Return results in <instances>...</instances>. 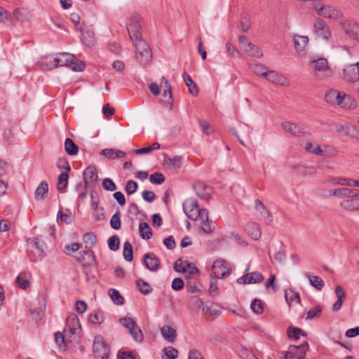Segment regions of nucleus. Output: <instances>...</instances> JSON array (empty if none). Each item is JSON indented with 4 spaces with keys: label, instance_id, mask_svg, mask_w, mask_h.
I'll return each instance as SVG.
<instances>
[{
    "label": "nucleus",
    "instance_id": "nucleus-1",
    "mask_svg": "<svg viewBox=\"0 0 359 359\" xmlns=\"http://www.w3.org/2000/svg\"><path fill=\"white\" fill-rule=\"evenodd\" d=\"M135 47L136 58L143 66L149 65L152 58L151 48L147 42L141 38L133 40Z\"/></svg>",
    "mask_w": 359,
    "mask_h": 359
},
{
    "label": "nucleus",
    "instance_id": "nucleus-2",
    "mask_svg": "<svg viewBox=\"0 0 359 359\" xmlns=\"http://www.w3.org/2000/svg\"><path fill=\"white\" fill-rule=\"evenodd\" d=\"M93 351L96 359H109V348L102 336L97 335L95 337Z\"/></svg>",
    "mask_w": 359,
    "mask_h": 359
},
{
    "label": "nucleus",
    "instance_id": "nucleus-3",
    "mask_svg": "<svg viewBox=\"0 0 359 359\" xmlns=\"http://www.w3.org/2000/svg\"><path fill=\"white\" fill-rule=\"evenodd\" d=\"M119 321L124 327L128 330V332L132 336L134 341L141 342L143 340V333L136 321L131 318L126 317L120 318Z\"/></svg>",
    "mask_w": 359,
    "mask_h": 359
},
{
    "label": "nucleus",
    "instance_id": "nucleus-4",
    "mask_svg": "<svg viewBox=\"0 0 359 359\" xmlns=\"http://www.w3.org/2000/svg\"><path fill=\"white\" fill-rule=\"evenodd\" d=\"M313 32L316 39H322L326 41H328L331 36L329 27L321 18L316 20L313 27Z\"/></svg>",
    "mask_w": 359,
    "mask_h": 359
},
{
    "label": "nucleus",
    "instance_id": "nucleus-5",
    "mask_svg": "<svg viewBox=\"0 0 359 359\" xmlns=\"http://www.w3.org/2000/svg\"><path fill=\"white\" fill-rule=\"evenodd\" d=\"M60 57H47L46 59L48 60L49 64L46 65L47 69H52L54 68H57L58 67L66 66L69 68V65L72 63V54L67 53H60Z\"/></svg>",
    "mask_w": 359,
    "mask_h": 359
},
{
    "label": "nucleus",
    "instance_id": "nucleus-6",
    "mask_svg": "<svg viewBox=\"0 0 359 359\" xmlns=\"http://www.w3.org/2000/svg\"><path fill=\"white\" fill-rule=\"evenodd\" d=\"M231 273V269L226 266V262L224 259H217L212 265V275L216 278H225Z\"/></svg>",
    "mask_w": 359,
    "mask_h": 359
},
{
    "label": "nucleus",
    "instance_id": "nucleus-7",
    "mask_svg": "<svg viewBox=\"0 0 359 359\" xmlns=\"http://www.w3.org/2000/svg\"><path fill=\"white\" fill-rule=\"evenodd\" d=\"M314 8L318 14L324 18L336 19L339 17V11L332 6H325L318 2L314 5Z\"/></svg>",
    "mask_w": 359,
    "mask_h": 359
},
{
    "label": "nucleus",
    "instance_id": "nucleus-8",
    "mask_svg": "<svg viewBox=\"0 0 359 359\" xmlns=\"http://www.w3.org/2000/svg\"><path fill=\"white\" fill-rule=\"evenodd\" d=\"M143 264L149 271L155 272L160 268L161 259L154 252H148L144 255Z\"/></svg>",
    "mask_w": 359,
    "mask_h": 359
},
{
    "label": "nucleus",
    "instance_id": "nucleus-9",
    "mask_svg": "<svg viewBox=\"0 0 359 359\" xmlns=\"http://www.w3.org/2000/svg\"><path fill=\"white\" fill-rule=\"evenodd\" d=\"M344 79L352 83L359 80V62L346 66L344 69Z\"/></svg>",
    "mask_w": 359,
    "mask_h": 359
},
{
    "label": "nucleus",
    "instance_id": "nucleus-10",
    "mask_svg": "<svg viewBox=\"0 0 359 359\" xmlns=\"http://www.w3.org/2000/svg\"><path fill=\"white\" fill-rule=\"evenodd\" d=\"M29 244L36 250V259H32L34 262L42 259L46 255L47 246L43 241L38 238H33L29 240Z\"/></svg>",
    "mask_w": 359,
    "mask_h": 359
},
{
    "label": "nucleus",
    "instance_id": "nucleus-11",
    "mask_svg": "<svg viewBox=\"0 0 359 359\" xmlns=\"http://www.w3.org/2000/svg\"><path fill=\"white\" fill-rule=\"evenodd\" d=\"M182 206L184 212L187 217L192 220L195 219L194 216L200 208L198 201L194 198H189L183 202Z\"/></svg>",
    "mask_w": 359,
    "mask_h": 359
},
{
    "label": "nucleus",
    "instance_id": "nucleus-12",
    "mask_svg": "<svg viewBox=\"0 0 359 359\" xmlns=\"http://www.w3.org/2000/svg\"><path fill=\"white\" fill-rule=\"evenodd\" d=\"M83 182L88 187H93L97 182L98 175L95 166H88L83 172Z\"/></svg>",
    "mask_w": 359,
    "mask_h": 359
},
{
    "label": "nucleus",
    "instance_id": "nucleus-13",
    "mask_svg": "<svg viewBox=\"0 0 359 359\" xmlns=\"http://www.w3.org/2000/svg\"><path fill=\"white\" fill-rule=\"evenodd\" d=\"M194 189L196 191L197 196L203 199L208 200L210 198L213 193L211 187L205 184L203 182H198L193 186Z\"/></svg>",
    "mask_w": 359,
    "mask_h": 359
},
{
    "label": "nucleus",
    "instance_id": "nucleus-14",
    "mask_svg": "<svg viewBox=\"0 0 359 359\" xmlns=\"http://www.w3.org/2000/svg\"><path fill=\"white\" fill-rule=\"evenodd\" d=\"M127 30L132 40L142 37L140 32L141 25L137 17L131 18L130 22L127 25Z\"/></svg>",
    "mask_w": 359,
    "mask_h": 359
},
{
    "label": "nucleus",
    "instance_id": "nucleus-15",
    "mask_svg": "<svg viewBox=\"0 0 359 359\" xmlns=\"http://www.w3.org/2000/svg\"><path fill=\"white\" fill-rule=\"evenodd\" d=\"M328 195L353 198L359 196V190L357 189L339 188L327 190Z\"/></svg>",
    "mask_w": 359,
    "mask_h": 359
},
{
    "label": "nucleus",
    "instance_id": "nucleus-16",
    "mask_svg": "<svg viewBox=\"0 0 359 359\" xmlns=\"http://www.w3.org/2000/svg\"><path fill=\"white\" fill-rule=\"evenodd\" d=\"M336 102L335 104L342 106L343 107L353 109L356 107L357 104L354 99L351 96L347 95L340 92H337L335 96Z\"/></svg>",
    "mask_w": 359,
    "mask_h": 359
},
{
    "label": "nucleus",
    "instance_id": "nucleus-17",
    "mask_svg": "<svg viewBox=\"0 0 359 359\" xmlns=\"http://www.w3.org/2000/svg\"><path fill=\"white\" fill-rule=\"evenodd\" d=\"M264 78L267 81L276 85H280L283 86H286L288 85L287 79L283 75L278 73L276 71L269 70L267 74L264 75Z\"/></svg>",
    "mask_w": 359,
    "mask_h": 359
},
{
    "label": "nucleus",
    "instance_id": "nucleus-18",
    "mask_svg": "<svg viewBox=\"0 0 359 359\" xmlns=\"http://www.w3.org/2000/svg\"><path fill=\"white\" fill-rule=\"evenodd\" d=\"M344 29L348 36L359 41V24L347 21L344 24Z\"/></svg>",
    "mask_w": 359,
    "mask_h": 359
},
{
    "label": "nucleus",
    "instance_id": "nucleus-19",
    "mask_svg": "<svg viewBox=\"0 0 359 359\" xmlns=\"http://www.w3.org/2000/svg\"><path fill=\"white\" fill-rule=\"evenodd\" d=\"M335 294L337 296V300L334 303L332 310L334 312L338 311L342 306L343 302L346 298V294L341 285H337L335 287Z\"/></svg>",
    "mask_w": 359,
    "mask_h": 359
},
{
    "label": "nucleus",
    "instance_id": "nucleus-20",
    "mask_svg": "<svg viewBox=\"0 0 359 359\" xmlns=\"http://www.w3.org/2000/svg\"><path fill=\"white\" fill-rule=\"evenodd\" d=\"M294 45L296 51L302 53L304 51L306 46L309 43V37L307 36H299L294 34Z\"/></svg>",
    "mask_w": 359,
    "mask_h": 359
},
{
    "label": "nucleus",
    "instance_id": "nucleus-21",
    "mask_svg": "<svg viewBox=\"0 0 359 359\" xmlns=\"http://www.w3.org/2000/svg\"><path fill=\"white\" fill-rule=\"evenodd\" d=\"M305 276L308 278L310 285L315 287L317 290L320 291L324 287V281L318 276L313 275L310 272H306L305 273Z\"/></svg>",
    "mask_w": 359,
    "mask_h": 359
},
{
    "label": "nucleus",
    "instance_id": "nucleus-22",
    "mask_svg": "<svg viewBox=\"0 0 359 359\" xmlns=\"http://www.w3.org/2000/svg\"><path fill=\"white\" fill-rule=\"evenodd\" d=\"M161 333L165 340L171 343H173L177 338L176 330L169 325L162 327Z\"/></svg>",
    "mask_w": 359,
    "mask_h": 359
},
{
    "label": "nucleus",
    "instance_id": "nucleus-23",
    "mask_svg": "<svg viewBox=\"0 0 359 359\" xmlns=\"http://www.w3.org/2000/svg\"><path fill=\"white\" fill-rule=\"evenodd\" d=\"M183 80L189 88V93L192 95H197L198 93V88L197 85L194 82L189 74L187 72H184L182 74Z\"/></svg>",
    "mask_w": 359,
    "mask_h": 359
},
{
    "label": "nucleus",
    "instance_id": "nucleus-24",
    "mask_svg": "<svg viewBox=\"0 0 359 359\" xmlns=\"http://www.w3.org/2000/svg\"><path fill=\"white\" fill-rule=\"evenodd\" d=\"M329 182L333 184H339L341 186L348 185L351 187H359V181L350 178L343 177H332Z\"/></svg>",
    "mask_w": 359,
    "mask_h": 359
},
{
    "label": "nucleus",
    "instance_id": "nucleus-25",
    "mask_svg": "<svg viewBox=\"0 0 359 359\" xmlns=\"http://www.w3.org/2000/svg\"><path fill=\"white\" fill-rule=\"evenodd\" d=\"M100 154L104 155L108 158L115 159L119 158H123L126 154L121 150L116 149H104L101 150Z\"/></svg>",
    "mask_w": 359,
    "mask_h": 359
},
{
    "label": "nucleus",
    "instance_id": "nucleus-26",
    "mask_svg": "<svg viewBox=\"0 0 359 359\" xmlns=\"http://www.w3.org/2000/svg\"><path fill=\"white\" fill-rule=\"evenodd\" d=\"M79 146L69 137L65 141V150L69 156H76L79 153Z\"/></svg>",
    "mask_w": 359,
    "mask_h": 359
},
{
    "label": "nucleus",
    "instance_id": "nucleus-27",
    "mask_svg": "<svg viewBox=\"0 0 359 359\" xmlns=\"http://www.w3.org/2000/svg\"><path fill=\"white\" fill-rule=\"evenodd\" d=\"M48 192V184L45 180L42 181L34 192V196L36 200L43 199Z\"/></svg>",
    "mask_w": 359,
    "mask_h": 359
},
{
    "label": "nucleus",
    "instance_id": "nucleus-28",
    "mask_svg": "<svg viewBox=\"0 0 359 359\" xmlns=\"http://www.w3.org/2000/svg\"><path fill=\"white\" fill-rule=\"evenodd\" d=\"M341 208L348 210L355 211L359 210V198H351L342 201L340 203Z\"/></svg>",
    "mask_w": 359,
    "mask_h": 359
},
{
    "label": "nucleus",
    "instance_id": "nucleus-29",
    "mask_svg": "<svg viewBox=\"0 0 359 359\" xmlns=\"http://www.w3.org/2000/svg\"><path fill=\"white\" fill-rule=\"evenodd\" d=\"M140 236L142 239L149 240L151 238L153 233L152 230L147 222H140L139 225Z\"/></svg>",
    "mask_w": 359,
    "mask_h": 359
},
{
    "label": "nucleus",
    "instance_id": "nucleus-30",
    "mask_svg": "<svg viewBox=\"0 0 359 359\" xmlns=\"http://www.w3.org/2000/svg\"><path fill=\"white\" fill-rule=\"evenodd\" d=\"M136 285L142 294L147 295L152 292V287L150 284L142 278L136 280Z\"/></svg>",
    "mask_w": 359,
    "mask_h": 359
},
{
    "label": "nucleus",
    "instance_id": "nucleus-31",
    "mask_svg": "<svg viewBox=\"0 0 359 359\" xmlns=\"http://www.w3.org/2000/svg\"><path fill=\"white\" fill-rule=\"evenodd\" d=\"M248 233L255 241H257L262 236L261 229L256 223L250 224L248 229Z\"/></svg>",
    "mask_w": 359,
    "mask_h": 359
},
{
    "label": "nucleus",
    "instance_id": "nucleus-32",
    "mask_svg": "<svg viewBox=\"0 0 359 359\" xmlns=\"http://www.w3.org/2000/svg\"><path fill=\"white\" fill-rule=\"evenodd\" d=\"M79 32H81V41L87 46H90L94 43V34L92 31L88 30L84 32L82 27L79 28Z\"/></svg>",
    "mask_w": 359,
    "mask_h": 359
},
{
    "label": "nucleus",
    "instance_id": "nucleus-33",
    "mask_svg": "<svg viewBox=\"0 0 359 359\" xmlns=\"http://www.w3.org/2000/svg\"><path fill=\"white\" fill-rule=\"evenodd\" d=\"M69 174L67 172H62L58 176L57 189L60 192L63 193L68 185Z\"/></svg>",
    "mask_w": 359,
    "mask_h": 359
},
{
    "label": "nucleus",
    "instance_id": "nucleus-34",
    "mask_svg": "<svg viewBox=\"0 0 359 359\" xmlns=\"http://www.w3.org/2000/svg\"><path fill=\"white\" fill-rule=\"evenodd\" d=\"M282 126L284 129H287V126H289V132L294 136H299L301 133H303V128L294 123H283Z\"/></svg>",
    "mask_w": 359,
    "mask_h": 359
},
{
    "label": "nucleus",
    "instance_id": "nucleus-35",
    "mask_svg": "<svg viewBox=\"0 0 359 359\" xmlns=\"http://www.w3.org/2000/svg\"><path fill=\"white\" fill-rule=\"evenodd\" d=\"M312 63L314 65V69L316 72H325L329 70L327 61L323 57L318 60H313Z\"/></svg>",
    "mask_w": 359,
    "mask_h": 359
},
{
    "label": "nucleus",
    "instance_id": "nucleus-36",
    "mask_svg": "<svg viewBox=\"0 0 359 359\" xmlns=\"http://www.w3.org/2000/svg\"><path fill=\"white\" fill-rule=\"evenodd\" d=\"M163 96L166 98L168 97V100H165L163 102V107L171 109L172 107V87L168 86L164 89L163 93Z\"/></svg>",
    "mask_w": 359,
    "mask_h": 359
},
{
    "label": "nucleus",
    "instance_id": "nucleus-37",
    "mask_svg": "<svg viewBox=\"0 0 359 359\" xmlns=\"http://www.w3.org/2000/svg\"><path fill=\"white\" fill-rule=\"evenodd\" d=\"M104 313L102 311L98 310L91 313L89 316V320L93 324H101L104 322Z\"/></svg>",
    "mask_w": 359,
    "mask_h": 359
},
{
    "label": "nucleus",
    "instance_id": "nucleus-38",
    "mask_svg": "<svg viewBox=\"0 0 359 359\" xmlns=\"http://www.w3.org/2000/svg\"><path fill=\"white\" fill-rule=\"evenodd\" d=\"M190 266V262L188 261H183L182 258H179L174 264V269L179 273L187 272L188 267Z\"/></svg>",
    "mask_w": 359,
    "mask_h": 359
},
{
    "label": "nucleus",
    "instance_id": "nucleus-39",
    "mask_svg": "<svg viewBox=\"0 0 359 359\" xmlns=\"http://www.w3.org/2000/svg\"><path fill=\"white\" fill-rule=\"evenodd\" d=\"M244 50L252 57H260L262 56V53L259 47L254 45L251 42L248 43L247 46L244 47Z\"/></svg>",
    "mask_w": 359,
    "mask_h": 359
},
{
    "label": "nucleus",
    "instance_id": "nucleus-40",
    "mask_svg": "<svg viewBox=\"0 0 359 359\" xmlns=\"http://www.w3.org/2000/svg\"><path fill=\"white\" fill-rule=\"evenodd\" d=\"M109 295L113 302L117 305H122L124 303V298L120 294V292L114 288L109 290Z\"/></svg>",
    "mask_w": 359,
    "mask_h": 359
},
{
    "label": "nucleus",
    "instance_id": "nucleus-41",
    "mask_svg": "<svg viewBox=\"0 0 359 359\" xmlns=\"http://www.w3.org/2000/svg\"><path fill=\"white\" fill-rule=\"evenodd\" d=\"M123 255L127 262H132L133 259V250L131 243L126 241L123 244Z\"/></svg>",
    "mask_w": 359,
    "mask_h": 359
},
{
    "label": "nucleus",
    "instance_id": "nucleus-42",
    "mask_svg": "<svg viewBox=\"0 0 359 359\" xmlns=\"http://www.w3.org/2000/svg\"><path fill=\"white\" fill-rule=\"evenodd\" d=\"M86 65L84 62L76 59L74 55H72V63L69 65V68L74 72H82L84 70Z\"/></svg>",
    "mask_w": 359,
    "mask_h": 359
},
{
    "label": "nucleus",
    "instance_id": "nucleus-43",
    "mask_svg": "<svg viewBox=\"0 0 359 359\" xmlns=\"http://www.w3.org/2000/svg\"><path fill=\"white\" fill-rule=\"evenodd\" d=\"M111 227L114 230H118L121 227V212L117 210L111 217L109 222Z\"/></svg>",
    "mask_w": 359,
    "mask_h": 359
},
{
    "label": "nucleus",
    "instance_id": "nucleus-44",
    "mask_svg": "<svg viewBox=\"0 0 359 359\" xmlns=\"http://www.w3.org/2000/svg\"><path fill=\"white\" fill-rule=\"evenodd\" d=\"M279 243L281 245V248L279 251L276 253L274 259L276 262L283 264L285 262L286 258V253L285 250V246L282 241H280Z\"/></svg>",
    "mask_w": 359,
    "mask_h": 359
},
{
    "label": "nucleus",
    "instance_id": "nucleus-45",
    "mask_svg": "<svg viewBox=\"0 0 359 359\" xmlns=\"http://www.w3.org/2000/svg\"><path fill=\"white\" fill-rule=\"evenodd\" d=\"M67 327H74L81 329V325L80 324V321L76 315L72 313L67 318L66 322Z\"/></svg>",
    "mask_w": 359,
    "mask_h": 359
},
{
    "label": "nucleus",
    "instance_id": "nucleus-46",
    "mask_svg": "<svg viewBox=\"0 0 359 359\" xmlns=\"http://www.w3.org/2000/svg\"><path fill=\"white\" fill-rule=\"evenodd\" d=\"M137 182L132 180H128L124 187V189L128 195H132L135 194L137 191Z\"/></svg>",
    "mask_w": 359,
    "mask_h": 359
},
{
    "label": "nucleus",
    "instance_id": "nucleus-47",
    "mask_svg": "<svg viewBox=\"0 0 359 359\" xmlns=\"http://www.w3.org/2000/svg\"><path fill=\"white\" fill-rule=\"evenodd\" d=\"M109 248L111 251H116L119 248L120 240L118 236L114 235L107 241Z\"/></svg>",
    "mask_w": 359,
    "mask_h": 359
},
{
    "label": "nucleus",
    "instance_id": "nucleus-48",
    "mask_svg": "<svg viewBox=\"0 0 359 359\" xmlns=\"http://www.w3.org/2000/svg\"><path fill=\"white\" fill-rule=\"evenodd\" d=\"M163 351L165 355V358L163 356V359H175L177 357V350L172 346L165 347Z\"/></svg>",
    "mask_w": 359,
    "mask_h": 359
},
{
    "label": "nucleus",
    "instance_id": "nucleus-49",
    "mask_svg": "<svg viewBox=\"0 0 359 359\" xmlns=\"http://www.w3.org/2000/svg\"><path fill=\"white\" fill-rule=\"evenodd\" d=\"M301 333V328L289 326L287 330V337L290 339L297 340L299 338Z\"/></svg>",
    "mask_w": 359,
    "mask_h": 359
},
{
    "label": "nucleus",
    "instance_id": "nucleus-50",
    "mask_svg": "<svg viewBox=\"0 0 359 359\" xmlns=\"http://www.w3.org/2000/svg\"><path fill=\"white\" fill-rule=\"evenodd\" d=\"M165 177L161 172H155L149 177V181L154 184H161L165 182Z\"/></svg>",
    "mask_w": 359,
    "mask_h": 359
},
{
    "label": "nucleus",
    "instance_id": "nucleus-51",
    "mask_svg": "<svg viewBox=\"0 0 359 359\" xmlns=\"http://www.w3.org/2000/svg\"><path fill=\"white\" fill-rule=\"evenodd\" d=\"M250 308L252 311L256 314H261L263 313V305L261 300L258 299H254L251 304Z\"/></svg>",
    "mask_w": 359,
    "mask_h": 359
},
{
    "label": "nucleus",
    "instance_id": "nucleus-52",
    "mask_svg": "<svg viewBox=\"0 0 359 359\" xmlns=\"http://www.w3.org/2000/svg\"><path fill=\"white\" fill-rule=\"evenodd\" d=\"M249 283L250 284H255L262 282L264 280L263 275L259 271H254L248 273Z\"/></svg>",
    "mask_w": 359,
    "mask_h": 359
},
{
    "label": "nucleus",
    "instance_id": "nucleus-53",
    "mask_svg": "<svg viewBox=\"0 0 359 359\" xmlns=\"http://www.w3.org/2000/svg\"><path fill=\"white\" fill-rule=\"evenodd\" d=\"M55 341L60 349L65 350L66 348L67 342L64 335L60 332H57L55 334Z\"/></svg>",
    "mask_w": 359,
    "mask_h": 359
},
{
    "label": "nucleus",
    "instance_id": "nucleus-54",
    "mask_svg": "<svg viewBox=\"0 0 359 359\" xmlns=\"http://www.w3.org/2000/svg\"><path fill=\"white\" fill-rule=\"evenodd\" d=\"M102 187L106 191H114L116 189V185L110 178H104L102 182Z\"/></svg>",
    "mask_w": 359,
    "mask_h": 359
},
{
    "label": "nucleus",
    "instance_id": "nucleus-55",
    "mask_svg": "<svg viewBox=\"0 0 359 359\" xmlns=\"http://www.w3.org/2000/svg\"><path fill=\"white\" fill-rule=\"evenodd\" d=\"M83 240L86 244L93 246L96 243L97 238L94 233L88 232L83 235Z\"/></svg>",
    "mask_w": 359,
    "mask_h": 359
},
{
    "label": "nucleus",
    "instance_id": "nucleus-56",
    "mask_svg": "<svg viewBox=\"0 0 359 359\" xmlns=\"http://www.w3.org/2000/svg\"><path fill=\"white\" fill-rule=\"evenodd\" d=\"M255 208L257 211H264L266 214V216L269 217V222H272V216L270 212L266 210L264 204L259 199H256L255 201Z\"/></svg>",
    "mask_w": 359,
    "mask_h": 359
},
{
    "label": "nucleus",
    "instance_id": "nucleus-57",
    "mask_svg": "<svg viewBox=\"0 0 359 359\" xmlns=\"http://www.w3.org/2000/svg\"><path fill=\"white\" fill-rule=\"evenodd\" d=\"M57 166L59 169L65 170V172L69 173L71 170L70 165L66 158H59L57 162Z\"/></svg>",
    "mask_w": 359,
    "mask_h": 359
},
{
    "label": "nucleus",
    "instance_id": "nucleus-58",
    "mask_svg": "<svg viewBox=\"0 0 359 359\" xmlns=\"http://www.w3.org/2000/svg\"><path fill=\"white\" fill-rule=\"evenodd\" d=\"M11 19V13L0 6V21L4 24H9Z\"/></svg>",
    "mask_w": 359,
    "mask_h": 359
},
{
    "label": "nucleus",
    "instance_id": "nucleus-59",
    "mask_svg": "<svg viewBox=\"0 0 359 359\" xmlns=\"http://www.w3.org/2000/svg\"><path fill=\"white\" fill-rule=\"evenodd\" d=\"M201 228L203 232L210 233L215 229V226L209 219L201 221Z\"/></svg>",
    "mask_w": 359,
    "mask_h": 359
},
{
    "label": "nucleus",
    "instance_id": "nucleus-60",
    "mask_svg": "<svg viewBox=\"0 0 359 359\" xmlns=\"http://www.w3.org/2000/svg\"><path fill=\"white\" fill-rule=\"evenodd\" d=\"M322 312V308L320 306H316L310 309L307 313L306 320H312L317 317Z\"/></svg>",
    "mask_w": 359,
    "mask_h": 359
},
{
    "label": "nucleus",
    "instance_id": "nucleus-61",
    "mask_svg": "<svg viewBox=\"0 0 359 359\" xmlns=\"http://www.w3.org/2000/svg\"><path fill=\"white\" fill-rule=\"evenodd\" d=\"M83 253L86 257V264L88 266L97 264L95 256L92 250H83Z\"/></svg>",
    "mask_w": 359,
    "mask_h": 359
},
{
    "label": "nucleus",
    "instance_id": "nucleus-62",
    "mask_svg": "<svg viewBox=\"0 0 359 359\" xmlns=\"http://www.w3.org/2000/svg\"><path fill=\"white\" fill-rule=\"evenodd\" d=\"M184 286V283L182 278H175L173 279L171 287L175 291H180L181 290Z\"/></svg>",
    "mask_w": 359,
    "mask_h": 359
},
{
    "label": "nucleus",
    "instance_id": "nucleus-63",
    "mask_svg": "<svg viewBox=\"0 0 359 359\" xmlns=\"http://www.w3.org/2000/svg\"><path fill=\"white\" fill-rule=\"evenodd\" d=\"M236 351L240 357L243 359H248V358L252 355L248 348L243 345L238 346L236 347Z\"/></svg>",
    "mask_w": 359,
    "mask_h": 359
},
{
    "label": "nucleus",
    "instance_id": "nucleus-64",
    "mask_svg": "<svg viewBox=\"0 0 359 359\" xmlns=\"http://www.w3.org/2000/svg\"><path fill=\"white\" fill-rule=\"evenodd\" d=\"M15 281H16L17 285L21 289H23V290H26L29 285V280L26 278H24L21 273L17 276Z\"/></svg>",
    "mask_w": 359,
    "mask_h": 359
}]
</instances>
